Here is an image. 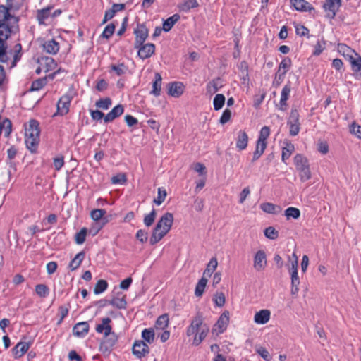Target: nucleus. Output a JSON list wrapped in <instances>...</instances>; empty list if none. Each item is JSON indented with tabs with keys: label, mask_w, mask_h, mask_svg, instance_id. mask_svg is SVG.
<instances>
[{
	"label": "nucleus",
	"mask_w": 361,
	"mask_h": 361,
	"mask_svg": "<svg viewBox=\"0 0 361 361\" xmlns=\"http://www.w3.org/2000/svg\"><path fill=\"white\" fill-rule=\"evenodd\" d=\"M228 322H229V312L224 311L221 314V316L219 317L216 323L215 324V327L217 329L218 332L219 334H222L226 329Z\"/></svg>",
	"instance_id": "22"
},
{
	"label": "nucleus",
	"mask_w": 361,
	"mask_h": 361,
	"mask_svg": "<svg viewBox=\"0 0 361 361\" xmlns=\"http://www.w3.org/2000/svg\"><path fill=\"white\" fill-rule=\"evenodd\" d=\"M136 238L141 243H145L148 238V233L142 229H140L137 231Z\"/></svg>",
	"instance_id": "64"
},
{
	"label": "nucleus",
	"mask_w": 361,
	"mask_h": 361,
	"mask_svg": "<svg viewBox=\"0 0 361 361\" xmlns=\"http://www.w3.org/2000/svg\"><path fill=\"white\" fill-rule=\"evenodd\" d=\"M353 71L359 72L361 71V56L355 52L349 59H348Z\"/></svg>",
	"instance_id": "34"
},
{
	"label": "nucleus",
	"mask_w": 361,
	"mask_h": 361,
	"mask_svg": "<svg viewBox=\"0 0 361 361\" xmlns=\"http://www.w3.org/2000/svg\"><path fill=\"white\" fill-rule=\"evenodd\" d=\"M123 111L124 108L122 104L116 105L104 116V121L106 123L111 122L115 118L121 116Z\"/></svg>",
	"instance_id": "24"
},
{
	"label": "nucleus",
	"mask_w": 361,
	"mask_h": 361,
	"mask_svg": "<svg viewBox=\"0 0 361 361\" xmlns=\"http://www.w3.org/2000/svg\"><path fill=\"white\" fill-rule=\"evenodd\" d=\"M104 337L100 343V350L103 353H109L113 347L118 341V337L114 332L111 331L108 334H104Z\"/></svg>",
	"instance_id": "10"
},
{
	"label": "nucleus",
	"mask_w": 361,
	"mask_h": 361,
	"mask_svg": "<svg viewBox=\"0 0 361 361\" xmlns=\"http://www.w3.org/2000/svg\"><path fill=\"white\" fill-rule=\"evenodd\" d=\"M135 49H137V56L142 60L150 58L154 54L156 47L153 43H143L142 45H134Z\"/></svg>",
	"instance_id": "11"
},
{
	"label": "nucleus",
	"mask_w": 361,
	"mask_h": 361,
	"mask_svg": "<svg viewBox=\"0 0 361 361\" xmlns=\"http://www.w3.org/2000/svg\"><path fill=\"white\" fill-rule=\"evenodd\" d=\"M133 34L135 35L134 45H142L149 36V30L145 24L138 23L134 29Z\"/></svg>",
	"instance_id": "12"
},
{
	"label": "nucleus",
	"mask_w": 361,
	"mask_h": 361,
	"mask_svg": "<svg viewBox=\"0 0 361 361\" xmlns=\"http://www.w3.org/2000/svg\"><path fill=\"white\" fill-rule=\"evenodd\" d=\"M260 209L265 213L270 214H278L282 211L279 205L271 202H264L260 204Z\"/></svg>",
	"instance_id": "26"
},
{
	"label": "nucleus",
	"mask_w": 361,
	"mask_h": 361,
	"mask_svg": "<svg viewBox=\"0 0 361 361\" xmlns=\"http://www.w3.org/2000/svg\"><path fill=\"white\" fill-rule=\"evenodd\" d=\"M298 257L295 252H293L290 255H287V262L285 264V267L288 271H298Z\"/></svg>",
	"instance_id": "31"
},
{
	"label": "nucleus",
	"mask_w": 361,
	"mask_h": 361,
	"mask_svg": "<svg viewBox=\"0 0 361 361\" xmlns=\"http://www.w3.org/2000/svg\"><path fill=\"white\" fill-rule=\"evenodd\" d=\"M256 352L259 354L265 361H271V356L269 351L264 347L259 346L256 348Z\"/></svg>",
	"instance_id": "59"
},
{
	"label": "nucleus",
	"mask_w": 361,
	"mask_h": 361,
	"mask_svg": "<svg viewBox=\"0 0 361 361\" xmlns=\"http://www.w3.org/2000/svg\"><path fill=\"white\" fill-rule=\"evenodd\" d=\"M84 252H80L75 255L69 264V267L72 271L77 269L80 267L81 262L84 259Z\"/></svg>",
	"instance_id": "44"
},
{
	"label": "nucleus",
	"mask_w": 361,
	"mask_h": 361,
	"mask_svg": "<svg viewBox=\"0 0 361 361\" xmlns=\"http://www.w3.org/2000/svg\"><path fill=\"white\" fill-rule=\"evenodd\" d=\"M231 111L228 109H226L223 111V114L220 118L219 122L221 124H225L231 119Z\"/></svg>",
	"instance_id": "62"
},
{
	"label": "nucleus",
	"mask_w": 361,
	"mask_h": 361,
	"mask_svg": "<svg viewBox=\"0 0 361 361\" xmlns=\"http://www.w3.org/2000/svg\"><path fill=\"white\" fill-rule=\"evenodd\" d=\"M341 6V0H326L323 5V8L327 13V15L333 18Z\"/></svg>",
	"instance_id": "14"
},
{
	"label": "nucleus",
	"mask_w": 361,
	"mask_h": 361,
	"mask_svg": "<svg viewBox=\"0 0 361 361\" xmlns=\"http://www.w3.org/2000/svg\"><path fill=\"white\" fill-rule=\"evenodd\" d=\"M9 10L7 6H0V62H8L10 54L13 58L12 66H14L21 59L22 45L17 43L10 52L8 51V39L19 31L18 18L11 15Z\"/></svg>",
	"instance_id": "1"
},
{
	"label": "nucleus",
	"mask_w": 361,
	"mask_h": 361,
	"mask_svg": "<svg viewBox=\"0 0 361 361\" xmlns=\"http://www.w3.org/2000/svg\"><path fill=\"white\" fill-rule=\"evenodd\" d=\"M292 65V61L289 57H285L279 63L277 72L275 75L274 83L279 85L283 80L286 73Z\"/></svg>",
	"instance_id": "8"
},
{
	"label": "nucleus",
	"mask_w": 361,
	"mask_h": 361,
	"mask_svg": "<svg viewBox=\"0 0 361 361\" xmlns=\"http://www.w3.org/2000/svg\"><path fill=\"white\" fill-rule=\"evenodd\" d=\"M267 146V142L257 140L255 150L253 153L252 161L255 162L258 160L264 154Z\"/></svg>",
	"instance_id": "27"
},
{
	"label": "nucleus",
	"mask_w": 361,
	"mask_h": 361,
	"mask_svg": "<svg viewBox=\"0 0 361 361\" xmlns=\"http://www.w3.org/2000/svg\"><path fill=\"white\" fill-rule=\"evenodd\" d=\"M53 164L56 171L61 170L64 165V157L62 155L54 158Z\"/></svg>",
	"instance_id": "61"
},
{
	"label": "nucleus",
	"mask_w": 361,
	"mask_h": 361,
	"mask_svg": "<svg viewBox=\"0 0 361 361\" xmlns=\"http://www.w3.org/2000/svg\"><path fill=\"white\" fill-rule=\"evenodd\" d=\"M106 214V210L103 209H93L90 213V216L94 221L100 220Z\"/></svg>",
	"instance_id": "58"
},
{
	"label": "nucleus",
	"mask_w": 361,
	"mask_h": 361,
	"mask_svg": "<svg viewBox=\"0 0 361 361\" xmlns=\"http://www.w3.org/2000/svg\"><path fill=\"white\" fill-rule=\"evenodd\" d=\"M53 7V6H48L37 11L36 18L40 25H48V20L51 18V11Z\"/></svg>",
	"instance_id": "16"
},
{
	"label": "nucleus",
	"mask_w": 361,
	"mask_h": 361,
	"mask_svg": "<svg viewBox=\"0 0 361 361\" xmlns=\"http://www.w3.org/2000/svg\"><path fill=\"white\" fill-rule=\"evenodd\" d=\"M167 193L165 188L161 187L158 188L157 197L154 198V202L157 205H161L165 200Z\"/></svg>",
	"instance_id": "48"
},
{
	"label": "nucleus",
	"mask_w": 361,
	"mask_h": 361,
	"mask_svg": "<svg viewBox=\"0 0 361 361\" xmlns=\"http://www.w3.org/2000/svg\"><path fill=\"white\" fill-rule=\"evenodd\" d=\"M107 287L108 283L106 282V281L100 279L97 282L94 286V293L96 295L100 294L104 292L106 290Z\"/></svg>",
	"instance_id": "49"
},
{
	"label": "nucleus",
	"mask_w": 361,
	"mask_h": 361,
	"mask_svg": "<svg viewBox=\"0 0 361 361\" xmlns=\"http://www.w3.org/2000/svg\"><path fill=\"white\" fill-rule=\"evenodd\" d=\"M236 148L239 151L245 150L248 145L249 137L247 133L244 130H240L238 132L235 138Z\"/></svg>",
	"instance_id": "19"
},
{
	"label": "nucleus",
	"mask_w": 361,
	"mask_h": 361,
	"mask_svg": "<svg viewBox=\"0 0 361 361\" xmlns=\"http://www.w3.org/2000/svg\"><path fill=\"white\" fill-rule=\"evenodd\" d=\"M199 6V3L197 0H183V1L178 5L180 11L187 13L192 8H195Z\"/></svg>",
	"instance_id": "30"
},
{
	"label": "nucleus",
	"mask_w": 361,
	"mask_h": 361,
	"mask_svg": "<svg viewBox=\"0 0 361 361\" xmlns=\"http://www.w3.org/2000/svg\"><path fill=\"white\" fill-rule=\"evenodd\" d=\"M290 6L298 11L310 13L315 11V8L306 0H290Z\"/></svg>",
	"instance_id": "18"
},
{
	"label": "nucleus",
	"mask_w": 361,
	"mask_h": 361,
	"mask_svg": "<svg viewBox=\"0 0 361 361\" xmlns=\"http://www.w3.org/2000/svg\"><path fill=\"white\" fill-rule=\"evenodd\" d=\"M270 135V128L268 126H264L259 131L258 140L267 142V138Z\"/></svg>",
	"instance_id": "60"
},
{
	"label": "nucleus",
	"mask_w": 361,
	"mask_h": 361,
	"mask_svg": "<svg viewBox=\"0 0 361 361\" xmlns=\"http://www.w3.org/2000/svg\"><path fill=\"white\" fill-rule=\"evenodd\" d=\"M350 133L357 136L358 138H361V126L353 123L350 127Z\"/></svg>",
	"instance_id": "63"
},
{
	"label": "nucleus",
	"mask_w": 361,
	"mask_h": 361,
	"mask_svg": "<svg viewBox=\"0 0 361 361\" xmlns=\"http://www.w3.org/2000/svg\"><path fill=\"white\" fill-rule=\"evenodd\" d=\"M295 151V146L290 142H286L285 146L282 148L281 160L286 163L293 152Z\"/></svg>",
	"instance_id": "32"
},
{
	"label": "nucleus",
	"mask_w": 361,
	"mask_h": 361,
	"mask_svg": "<svg viewBox=\"0 0 361 361\" xmlns=\"http://www.w3.org/2000/svg\"><path fill=\"white\" fill-rule=\"evenodd\" d=\"M48 77H43L39 79L34 80L32 82L30 90L31 91H38L43 88L47 83Z\"/></svg>",
	"instance_id": "43"
},
{
	"label": "nucleus",
	"mask_w": 361,
	"mask_h": 361,
	"mask_svg": "<svg viewBox=\"0 0 361 361\" xmlns=\"http://www.w3.org/2000/svg\"><path fill=\"white\" fill-rule=\"evenodd\" d=\"M221 86V80L220 78L212 80L207 85V90L209 93L216 92Z\"/></svg>",
	"instance_id": "42"
},
{
	"label": "nucleus",
	"mask_w": 361,
	"mask_h": 361,
	"mask_svg": "<svg viewBox=\"0 0 361 361\" xmlns=\"http://www.w3.org/2000/svg\"><path fill=\"white\" fill-rule=\"evenodd\" d=\"M338 51L346 59H349L355 51L350 47L343 43H339L337 46Z\"/></svg>",
	"instance_id": "37"
},
{
	"label": "nucleus",
	"mask_w": 361,
	"mask_h": 361,
	"mask_svg": "<svg viewBox=\"0 0 361 361\" xmlns=\"http://www.w3.org/2000/svg\"><path fill=\"white\" fill-rule=\"evenodd\" d=\"M111 183L113 184H125L127 182L126 173H120L111 177Z\"/></svg>",
	"instance_id": "52"
},
{
	"label": "nucleus",
	"mask_w": 361,
	"mask_h": 361,
	"mask_svg": "<svg viewBox=\"0 0 361 361\" xmlns=\"http://www.w3.org/2000/svg\"><path fill=\"white\" fill-rule=\"evenodd\" d=\"M202 316L200 313H197V315L192 320L190 325L187 329V336H190L196 334L198 329L202 325Z\"/></svg>",
	"instance_id": "21"
},
{
	"label": "nucleus",
	"mask_w": 361,
	"mask_h": 361,
	"mask_svg": "<svg viewBox=\"0 0 361 361\" xmlns=\"http://www.w3.org/2000/svg\"><path fill=\"white\" fill-rule=\"evenodd\" d=\"M111 322V319L109 317H105L102 319V324H98L96 326V331L97 333L108 334L112 330L111 326L109 325V323Z\"/></svg>",
	"instance_id": "29"
},
{
	"label": "nucleus",
	"mask_w": 361,
	"mask_h": 361,
	"mask_svg": "<svg viewBox=\"0 0 361 361\" xmlns=\"http://www.w3.org/2000/svg\"><path fill=\"white\" fill-rule=\"evenodd\" d=\"M25 129L26 147L31 153H36L39 143V123L37 120L31 119L27 124H25Z\"/></svg>",
	"instance_id": "3"
},
{
	"label": "nucleus",
	"mask_w": 361,
	"mask_h": 361,
	"mask_svg": "<svg viewBox=\"0 0 361 361\" xmlns=\"http://www.w3.org/2000/svg\"><path fill=\"white\" fill-rule=\"evenodd\" d=\"M143 341L152 343L154 340V331L152 329H145L142 332Z\"/></svg>",
	"instance_id": "46"
},
{
	"label": "nucleus",
	"mask_w": 361,
	"mask_h": 361,
	"mask_svg": "<svg viewBox=\"0 0 361 361\" xmlns=\"http://www.w3.org/2000/svg\"><path fill=\"white\" fill-rule=\"evenodd\" d=\"M300 209L293 207H288L284 212L287 220L290 219H298L300 216Z\"/></svg>",
	"instance_id": "38"
},
{
	"label": "nucleus",
	"mask_w": 361,
	"mask_h": 361,
	"mask_svg": "<svg viewBox=\"0 0 361 361\" xmlns=\"http://www.w3.org/2000/svg\"><path fill=\"white\" fill-rule=\"evenodd\" d=\"M51 71L52 73L47 76L49 79H54L57 74L61 73H66L63 68H58V64L53 58L46 56L39 57L37 60L35 73L39 75L42 73H47Z\"/></svg>",
	"instance_id": "4"
},
{
	"label": "nucleus",
	"mask_w": 361,
	"mask_h": 361,
	"mask_svg": "<svg viewBox=\"0 0 361 361\" xmlns=\"http://www.w3.org/2000/svg\"><path fill=\"white\" fill-rule=\"evenodd\" d=\"M89 324L87 322L77 323L73 328V334L78 337H85L89 331Z\"/></svg>",
	"instance_id": "23"
},
{
	"label": "nucleus",
	"mask_w": 361,
	"mask_h": 361,
	"mask_svg": "<svg viewBox=\"0 0 361 361\" xmlns=\"http://www.w3.org/2000/svg\"><path fill=\"white\" fill-rule=\"evenodd\" d=\"M156 211L154 209H153L151 212L147 215H145L144 218V224L146 226L149 227L151 226L153 223L154 222L155 218H156Z\"/></svg>",
	"instance_id": "56"
},
{
	"label": "nucleus",
	"mask_w": 361,
	"mask_h": 361,
	"mask_svg": "<svg viewBox=\"0 0 361 361\" xmlns=\"http://www.w3.org/2000/svg\"><path fill=\"white\" fill-rule=\"evenodd\" d=\"M169 317L168 314H164L159 316L155 323V327L157 329H164L169 325Z\"/></svg>",
	"instance_id": "39"
},
{
	"label": "nucleus",
	"mask_w": 361,
	"mask_h": 361,
	"mask_svg": "<svg viewBox=\"0 0 361 361\" xmlns=\"http://www.w3.org/2000/svg\"><path fill=\"white\" fill-rule=\"evenodd\" d=\"M111 99L109 97L100 99L96 102L95 105L97 108L103 110H107L111 105Z\"/></svg>",
	"instance_id": "50"
},
{
	"label": "nucleus",
	"mask_w": 361,
	"mask_h": 361,
	"mask_svg": "<svg viewBox=\"0 0 361 361\" xmlns=\"http://www.w3.org/2000/svg\"><path fill=\"white\" fill-rule=\"evenodd\" d=\"M30 343L27 342H19L12 349L13 354L15 358L21 357L30 348Z\"/></svg>",
	"instance_id": "25"
},
{
	"label": "nucleus",
	"mask_w": 361,
	"mask_h": 361,
	"mask_svg": "<svg viewBox=\"0 0 361 361\" xmlns=\"http://www.w3.org/2000/svg\"><path fill=\"white\" fill-rule=\"evenodd\" d=\"M298 272H292L291 274V294L296 295L298 293V286L300 284V278L298 275Z\"/></svg>",
	"instance_id": "40"
},
{
	"label": "nucleus",
	"mask_w": 361,
	"mask_h": 361,
	"mask_svg": "<svg viewBox=\"0 0 361 361\" xmlns=\"http://www.w3.org/2000/svg\"><path fill=\"white\" fill-rule=\"evenodd\" d=\"M206 274V272H204V276L202 277V279L198 281L195 290V294L197 297L202 296L205 286L207 283V279L204 277V275Z\"/></svg>",
	"instance_id": "41"
},
{
	"label": "nucleus",
	"mask_w": 361,
	"mask_h": 361,
	"mask_svg": "<svg viewBox=\"0 0 361 361\" xmlns=\"http://www.w3.org/2000/svg\"><path fill=\"white\" fill-rule=\"evenodd\" d=\"M132 352L136 357L141 359L149 354V348L144 341H135L132 348Z\"/></svg>",
	"instance_id": "13"
},
{
	"label": "nucleus",
	"mask_w": 361,
	"mask_h": 361,
	"mask_svg": "<svg viewBox=\"0 0 361 361\" xmlns=\"http://www.w3.org/2000/svg\"><path fill=\"white\" fill-rule=\"evenodd\" d=\"M154 78V81L152 83V90L150 93L155 97H158L161 94L162 78L158 73H155Z\"/></svg>",
	"instance_id": "33"
},
{
	"label": "nucleus",
	"mask_w": 361,
	"mask_h": 361,
	"mask_svg": "<svg viewBox=\"0 0 361 361\" xmlns=\"http://www.w3.org/2000/svg\"><path fill=\"white\" fill-rule=\"evenodd\" d=\"M61 41L62 37L61 36L44 39L41 43L42 51L50 55H56L60 49Z\"/></svg>",
	"instance_id": "6"
},
{
	"label": "nucleus",
	"mask_w": 361,
	"mask_h": 361,
	"mask_svg": "<svg viewBox=\"0 0 361 361\" xmlns=\"http://www.w3.org/2000/svg\"><path fill=\"white\" fill-rule=\"evenodd\" d=\"M168 94L175 97H180L184 92L185 85L181 82H172L167 85Z\"/></svg>",
	"instance_id": "17"
},
{
	"label": "nucleus",
	"mask_w": 361,
	"mask_h": 361,
	"mask_svg": "<svg viewBox=\"0 0 361 361\" xmlns=\"http://www.w3.org/2000/svg\"><path fill=\"white\" fill-rule=\"evenodd\" d=\"M289 133L291 136H296L300 130V115L297 110H292L288 119Z\"/></svg>",
	"instance_id": "9"
},
{
	"label": "nucleus",
	"mask_w": 361,
	"mask_h": 361,
	"mask_svg": "<svg viewBox=\"0 0 361 361\" xmlns=\"http://www.w3.org/2000/svg\"><path fill=\"white\" fill-rule=\"evenodd\" d=\"M108 303L118 309H125L127 305V302L125 299V297L121 298H114L112 300H109Z\"/></svg>",
	"instance_id": "45"
},
{
	"label": "nucleus",
	"mask_w": 361,
	"mask_h": 361,
	"mask_svg": "<svg viewBox=\"0 0 361 361\" xmlns=\"http://www.w3.org/2000/svg\"><path fill=\"white\" fill-rule=\"evenodd\" d=\"M293 162L300 180L305 182L310 180L312 173L307 158L302 154H296L293 158Z\"/></svg>",
	"instance_id": "5"
},
{
	"label": "nucleus",
	"mask_w": 361,
	"mask_h": 361,
	"mask_svg": "<svg viewBox=\"0 0 361 361\" xmlns=\"http://www.w3.org/2000/svg\"><path fill=\"white\" fill-rule=\"evenodd\" d=\"M87 230L86 228H82L79 232L75 234V241L78 245H81L85 241Z\"/></svg>",
	"instance_id": "53"
},
{
	"label": "nucleus",
	"mask_w": 361,
	"mask_h": 361,
	"mask_svg": "<svg viewBox=\"0 0 361 361\" xmlns=\"http://www.w3.org/2000/svg\"><path fill=\"white\" fill-rule=\"evenodd\" d=\"M128 67L124 63L111 64L109 66V71H114L117 76H121L127 73Z\"/></svg>",
	"instance_id": "36"
},
{
	"label": "nucleus",
	"mask_w": 361,
	"mask_h": 361,
	"mask_svg": "<svg viewBox=\"0 0 361 361\" xmlns=\"http://www.w3.org/2000/svg\"><path fill=\"white\" fill-rule=\"evenodd\" d=\"M115 31V25L110 23L107 25L102 33V37L105 39H109Z\"/></svg>",
	"instance_id": "54"
},
{
	"label": "nucleus",
	"mask_w": 361,
	"mask_h": 361,
	"mask_svg": "<svg viewBox=\"0 0 361 361\" xmlns=\"http://www.w3.org/2000/svg\"><path fill=\"white\" fill-rule=\"evenodd\" d=\"M264 234L266 238L270 240H276L279 237V232L273 226H269L264 231Z\"/></svg>",
	"instance_id": "51"
},
{
	"label": "nucleus",
	"mask_w": 361,
	"mask_h": 361,
	"mask_svg": "<svg viewBox=\"0 0 361 361\" xmlns=\"http://www.w3.org/2000/svg\"><path fill=\"white\" fill-rule=\"evenodd\" d=\"M291 91V86L290 82L287 83L282 89L281 93V99L279 104V109L281 111H286L288 108L287 100L289 99L290 93Z\"/></svg>",
	"instance_id": "20"
},
{
	"label": "nucleus",
	"mask_w": 361,
	"mask_h": 361,
	"mask_svg": "<svg viewBox=\"0 0 361 361\" xmlns=\"http://www.w3.org/2000/svg\"><path fill=\"white\" fill-rule=\"evenodd\" d=\"M174 221L172 213L164 214L157 221L150 237V244L155 245L159 243L171 229Z\"/></svg>",
	"instance_id": "2"
},
{
	"label": "nucleus",
	"mask_w": 361,
	"mask_h": 361,
	"mask_svg": "<svg viewBox=\"0 0 361 361\" xmlns=\"http://www.w3.org/2000/svg\"><path fill=\"white\" fill-rule=\"evenodd\" d=\"M267 264V255L262 250H258L254 255L253 266L257 270H263L266 268Z\"/></svg>",
	"instance_id": "15"
},
{
	"label": "nucleus",
	"mask_w": 361,
	"mask_h": 361,
	"mask_svg": "<svg viewBox=\"0 0 361 361\" xmlns=\"http://www.w3.org/2000/svg\"><path fill=\"white\" fill-rule=\"evenodd\" d=\"M209 329L207 327L205 329H202L201 332L199 334H195L193 344L195 345H198L207 336Z\"/></svg>",
	"instance_id": "57"
},
{
	"label": "nucleus",
	"mask_w": 361,
	"mask_h": 361,
	"mask_svg": "<svg viewBox=\"0 0 361 361\" xmlns=\"http://www.w3.org/2000/svg\"><path fill=\"white\" fill-rule=\"evenodd\" d=\"M270 311L268 310H262L257 312H256L255 315V322L259 324H264L270 319Z\"/></svg>",
	"instance_id": "28"
},
{
	"label": "nucleus",
	"mask_w": 361,
	"mask_h": 361,
	"mask_svg": "<svg viewBox=\"0 0 361 361\" xmlns=\"http://www.w3.org/2000/svg\"><path fill=\"white\" fill-rule=\"evenodd\" d=\"M225 103V97L222 94H216L213 101L214 109L216 111L221 109Z\"/></svg>",
	"instance_id": "47"
},
{
	"label": "nucleus",
	"mask_w": 361,
	"mask_h": 361,
	"mask_svg": "<svg viewBox=\"0 0 361 361\" xmlns=\"http://www.w3.org/2000/svg\"><path fill=\"white\" fill-rule=\"evenodd\" d=\"M36 293L41 298H45L49 294V288L44 284H38L35 287Z\"/></svg>",
	"instance_id": "55"
},
{
	"label": "nucleus",
	"mask_w": 361,
	"mask_h": 361,
	"mask_svg": "<svg viewBox=\"0 0 361 361\" xmlns=\"http://www.w3.org/2000/svg\"><path fill=\"white\" fill-rule=\"evenodd\" d=\"M73 99V94L72 92H68L62 95L57 102V112L56 114L60 116L66 115L69 111L71 102Z\"/></svg>",
	"instance_id": "7"
},
{
	"label": "nucleus",
	"mask_w": 361,
	"mask_h": 361,
	"mask_svg": "<svg viewBox=\"0 0 361 361\" xmlns=\"http://www.w3.org/2000/svg\"><path fill=\"white\" fill-rule=\"evenodd\" d=\"M180 16L178 14H173L172 16L168 18L163 23V30L165 32H169L171 30L173 25L180 20Z\"/></svg>",
	"instance_id": "35"
}]
</instances>
